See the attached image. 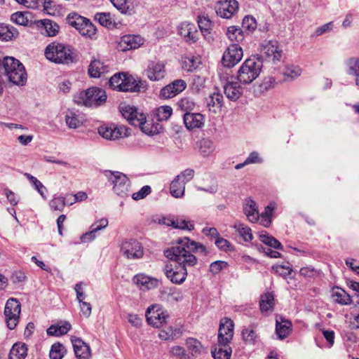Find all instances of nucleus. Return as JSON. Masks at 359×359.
<instances>
[{
	"label": "nucleus",
	"mask_w": 359,
	"mask_h": 359,
	"mask_svg": "<svg viewBox=\"0 0 359 359\" xmlns=\"http://www.w3.org/2000/svg\"><path fill=\"white\" fill-rule=\"evenodd\" d=\"M243 211L248 220L251 222H256L259 219V212L255 201L251 198L246 200L243 207Z\"/></svg>",
	"instance_id": "obj_32"
},
{
	"label": "nucleus",
	"mask_w": 359,
	"mask_h": 359,
	"mask_svg": "<svg viewBox=\"0 0 359 359\" xmlns=\"http://www.w3.org/2000/svg\"><path fill=\"white\" fill-rule=\"evenodd\" d=\"M274 305L275 299L272 292H266L261 295L259 307L262 313L272 312Z\"/></svg>",
	"instance_id": "obj_33"
},
{
	"label": "nucleus",
	"mask_w": 359,
	"mask_h": 359,
	"mask_svg": "<svg viewBox=\"0 0 359 359\" xmlns=\"http://www.w3.org/2000/svg\"><path fill=\"white\" fill-rule=\"evenodd\" d=\"M233 321L228 318L221 320L218 330V346H226L233 336Z\"/></svg>",
	"instance_id": "obj_13"
},
{
	"label": "nucleus",
	"mask_w": 359,
	"mask_h": 359,
	"mask_svg": "<svg viewBox=\"0 0 359 359\" xmlns=\"http://www.w3.org/2000/svg\"><path fill=\"white\" fill-rule=\"evenodd\" d=\"M302 74V69L298 66H289L285 70L278 74L279 76L283 79V82L293 81L299 77Z\"/></svg>",
	"instance_id": "obj_35"
},
{
	"label": "nucleus",
	"mask_w": 359,
	"mask_h": 359,
	"mask_svg": "<svg viewBox=\"0 0 359 359\" xmlns=\"http://www.w3.org/2000/svg\"><path fill=\"white\" fill-rule=\"evenodd\" d=\"M331 298L334 302L341 305H350L352 303L351 297L344 290L338 287L332 289Z\"/></svg>",
	"instance_id": "obj_29"
},
{
	"label": "nucleus",
	"mask_w": 359,
	"mask_h": 359,
	"mask_svg": "<svg viewBox=\"0 0 359 359\" xmlns=\"http://www.w3.org/2000/svg\"><path fill=\"white\" fill-rule=\"evenodd\" d=\"M65 121L69 128H77L83 124L82 120L72 111H68L67 112Z\"/></svg>",
	"instance_id": "obj_45"
},
{
	"label": "nucleus",
	"mask_w": 359,
	"mask_h": 359,
	"mask_svg": "<svg viewBox=\"0 0 359 359\" xmlns=\"http://www.w3.org/2000/svg\"><path fill=\"white\" fill-rule=\"evenodd\" d=\"M186 345L191 355L194 357L199 355L203 350L202 344L194 338L187 339L186 341Z\"/></svg>",
	"instance_id": "obj_43"
},
{
	"label": "nucleus",
	"mask_w": 359,
	"mask_h": 359,
	"mask_svg": "<svg viewBox=\"0 0 359 359\" xmlns=\"http://www.w3.org/2000/svg\"><path fill=\"white\" fill-rule=\"evenodd\" d=\"M169 315L158 305H152L146 311L147 321L155 327H161L167 323Z\"/></svg>",
	"instance_id": "obj_12"
},
{
	"label": "nucleus",
	"mask_w": 359,
	"mask_h": 359,
	"mask_svg": "<svg viewBox=\"0 0 359 359\" xmlns=\"http://www.w3.org/2000/svg\"><path fill=\"white\" fill-rule=\"evenodd\" d=\"M187 87L186 82L182 79H177L163 87L160 92V96L164 99L175 97Z\"/></svg>",
	"instance_id": "obj_19"
},
{
	"label": "nucleus",
	"mask_w": 359,
	"mask_h": 359,
	"mask_svg": "<svg viewBox=\"0 0 359 359\" xmlns=\"http://www.w3.org/2000/svg\"><path fill=\"white\" fill-rule=\"evenodd\" d=\"M109 86L112 89L122 92H139L142 82L137 81L131 75L120 72L115 74L109 79Z\"/></svg>",
	"instance_id": "obj_7"
},
{
	"label": "nucleus",
	"mask_w": 359,
	"mask_h": 359,
	"mask_svg": "<svg viewBox=\"0 0 359 359\" xmlns=\"http://www.w3.org/2000/svg\"><path fill=\"white\" fill-rule=\"evenodd\" d=\"M228 266L229 264L226 262L217 260L210 264L209 271L212 274H217Z\"/></svg>",
	"instance_id": "obj_60"
},
{
	"label": "nucleus",
	"mask_w": 359,
	"mask_h": 359,
	"mask_svg": "<svg viewBox=\"0 0 359 359\" xmlns=\"http://www.w3.org/2000/svg\"><path fill=\"white\" fill-rule=\"evenodd\" d=\"M199 63L200 62L198 61L197 57H187L183 60L182 67L187 72H193L198 67Z\"/></svg>",
	"instance_id": "obj_54"
},
{
	"label": "nucleus",
	"mask_w": 359,
	"mask_h": 359,
	"mask_svg": "<svg viewBox=\"0 0 359 359\" xmlns=\"http://www.w3.org/2000/svg\"><path fill=\"white\" fill-rule=\"evenodd\" d=\"M95 20L102 26L108 29L117 28L118 23L116 22L114 16L110 13H97L95 15Z\"/></svg>",
	"instance_id": "obj_31"
},
{
	"label": "nucleus",
	"mask_w": 359,
	"mask_h": 359,
	"mask_svg": "<svg viewBox=\"0 0 359 359\" xmlns=\"http://www.w3.org/2000/svg\"><path fill=\"white\" fill-rule=\"evenodd\" d=\"M107 95L105 90L98 87H91L74 95V102L79 105L97 107L106 102Z\"/></svg>",
	"instance_id": "obj_4"
},
{
	"label": "nucleus",
	"mask_w": 359,
	"mask_h": 359,
	"mask_svg": "<svg viewBox=\"0 0 359 359\" xmlns=\"http://www.w3.org/2000/svg\"><path fill=\"white\" fill-rule=\"evenodd\" d=\"M223 102V95L219 93H214L210 96L208 106L212 107V111L216 112L217 109H219L222 107Z\"/></svg>",
	"instance_id": "obj_50"
},
{
	"label": "nucleus",
	"mask_w": 359,
	"mask_h": 359,
	"mask_svg": "<svg viewBox=\"0 0 359 359\" xmlns=\"http://www.w3.org/2000/svg\"><path fill=\"white\" fill-rule=\"evenodd\" d=\"M260 241L264 244L267 245L271 248H273L277 250H283V246L276 238L273 236H269L267 233L259 234Z\"/></svg>",
	"instance_id": "obj_44"
},
{
	"label": "nucleus",
	"mask_w": 359,
	"mask_h": 359,
	"mask_svg": "<svg viewBox=\"0 0 359 359\" xmlns=\"http://www.w3.org/2000/svg\"><path fill=\"white\" fill-rule=\"evenodd\" d=\"M178 33L187 42L196 43L198 40V31L194 23L183 22L178 27Z\"/></svg>",
	"instance_id": "obj_21"
},
{
	"label": "nucleus",
	"mask_w": 359,
	"mask_h": 359,
	"mask_svg": "<svg viewBox=\"0 0 359 359\" xmlns=\"http://www.w3.org/2000/svg\"><path fill=\"white\" fill-rule=\"evenodd\" d=\"M185 183L180 180V177H175L170 186V194L175 198H181L185 191Z\"/></svg>",
	"instance_id": "obj_36"
},
{
	"label": "nucleus",
	"mask_w": 359,
	"mask_h": 359,
	"mask_svg": "<svg viewBox=\"0 0 359 359\" xmlns=\"http://www.w3.org/2000/svg\"><path fill=\"white\" fill-rule=\"evenodd\" d=\"M75 355L78 359H89L90 348L84 341L79 338L72 340Z\"/></svg>",
	"instance_id": "obj_24"
},
{
	"label": "nucleus",
	"mask_w": 359,
	"mask_h": 359,
	"mask_svg": "<svg viewBox=\"0 0 359 359\" xmlns=\"http://www.w3.org/2000/svg\"><path fill=\"white\" fill-rule=\"evenodd\" d=\"M108 225V220L105 218L100 219L90 226V231L81 236L82 243L92 241L95 238V233L106 228Z\"/></svg>",
	"instance_id": "obj_26"
},
{
	"label": "nucleus",
	"mask_w": 359,
	"mask_h": 359,
	"mask_svg": "<svg viewBox=\"0 0 359 359\" xmlns=\"http://www.w3.org/2000/svg\"><path fill=\"white\" fill-rule=\"evenodd\" d=\"M255 325H250L242 331V338L246 344L254 345L258 338L255 331Z\"/></svg>",
	"instance_id": "obj_39"
},
{
	"label": "nucleus",
	"mask_w": 359,
	"mask_h": 359,
	"mask_svg": "<svg viewBox=\"0 0 359 359\" xmlns=\"http://www.w3.org/2000/svg\"><path fill=\"white\" fill-rule=\"evenodd\" d=\"M11 20L20 25L27 26L29 24L27 15L22 12H16L12 14Z\"/></svg>",
	"instance_id": "obj_59"
},
{
	"label": "nucleus",
	"mask_w": 359,
	"mask_h": 359,
	"mask_svg": "<svg viewBox=\"0 0 359 359\" xmlns=\"http://www.w3.org/2000/svg\"><path fill=\"white\" fill-rule=\"evenodd\" d=\"M146 74L151 81H156L163 79L166 74L165 63L162 61L149 62Z\"/></svg>",
	"instance_id": "obj_18"
},
{
	"label": "nucleus",
	"mask_w": 359,
	"mask_h": 359,
	"mask_svg": "<svg viewBox=\"0 0 359 359\" xmlns=\"http://www.w3.org/2000/svg\"><path fill=\"white\" fill-rule=\"evenodd\" d=\"M110 1L122 13L131 15L134 13V8L128 4V0H110Z\"/></svg>",
	"instance_id": "obj_47"
},
{
	"label": "nucleus",
	"mask_w": 359,
	"mask_h": 359,
	"mask_svg": "<svg viewBox=\"0 0 359 359\" xmlns=\"http://www.w3.org/2000/svg\"><path fill=\"white\" fill-rule=\"evenodd\" d=\"M144 41L140 35H124L121 38L119 46L123 51H127L140 47L144 43Z\"/></svg>",
	"instance_id": "obj_22"
},
{
	"label": "nucleus",
	"mask_w": 359,
	"mask_h": 359,
	"mask_svg": "<svg viewBox=\"0 0 359 359\" xmlns=\"http://www.w3.org/2000/svg\"><path fill=\"white\" fill-rule=\"evenodd\" d=\"M224 93L228 99L236 101L243 93V89L238 82L228 81L224 86Z\"/></svg>",
	"instance_id": "obj_27"
},
{
	"label": "nucleus",
	"mask_w": 359,
	"mask_h": 359,
	"mask_svg": "<svg viewBox=\"0 0 359 359\" xmlns=\"http://www.w3.org/2000/svg\"><path fill=\"white\" fill-rule=\"evenodd\" d=\"M224 347V348L222 346L219 348L215 347L212 351V355L214 359H230L232 353L231 348Z\"/></svg>",
	"instance_id": "obj_49"
},
{
	"label": "nucleus",
	"mask_w": 359,
	"mask_h": 359,
	"mask_svg": "<svg viewBox=\"0 0 359 359\" xmlns=\"http://www.w3.org/2000/svg\"><path fill=\"white\" fill-rule=\"evenodd\" d=\"M170 226L175 229H186L191 231L194 229V225L189 220L184 219H176L175 220L170 221ZM170 225V224H168Z\"/></svg>",
	"instance_id": "obj_53"
},
{
	"label": "nucleus",
	"mask_w": 359,
	"mask_h": 359,
	"mask_svg": "<svg viewBox=\"0 0 359 359\" xmlns=\"http://www.w3.org/2000/svg\"><path fill=\"white\" fill-rule=\"evenodd\" d=\"M272 269L275 270L276 273L283 277H287V276L290 275L292 271V269L289 264L273 266Z\"/></svg>",
	"instance_id": "obj_61"
},
{
	"label": "nucleus",
	"mask_w": 359,
	"mask_h": 359,
	"mask_svg": "<svg viewBox=\"0 0 359 359\" xmlns=\"http://www.w3.org/2000/svg\"><path fill=\"white\" fill-rule=\"evenodd\" d=\"M104 175L113 186V191L121 197L128 196L130 187L129 178L118 171L104 170Z\"/></svg>",
	"instance_id": "obj_8"
},
{
	"label": "nucleus",
	"mask_w": 359,
	"mask_h": 359,
	"mask_svg": "<svg viewBox=\"0 0 359 359\" xmlns=\"http://www.w3.org/2000/svg\"><path fill=\"white\" fill-rule=\"evenodd\" d=\"M49 205L52 210L62 211L66 205L65 199L63 197H55L50 200Z\"/></svg>",
	"instance_id": "obj_57"
},
{
	"label": "nucleus",
	"mask_w": 359,
	"mask_h": 359,
	"mask_svg": "<svg viewBox=\"0 0 359 359\" xmlns=\"http://www.w3.org/2000/svg\"><path fill=\"white\" fill-rule=\"evenodd\" d=\"M46 57L55 63L69 65L76 61V54L70 46L59 42L48 44L45 49Z\"/></svg>",
	"instance_id": "obj_3"
},
{
	"label": "nucleus",
	"mask_w": 359,
	"mask_h": 359,
	"mask_svg": "<svg viewBox=\"0 0 359 359\" xmlns=\"http://www.w3.org/2000/svg\"><path fill=\"white\" fill-rule=\"evenodd\" d=\"M199 151L203 156H209L213 151L212 142L209 139H202L198 142Z\"/></svg>",
	"instance_id": "obj_51"
},
{
	"label": "nucleus",
	"mask_w": 359,
	"mask_h": 359,
	"mask_svg": "<svg viewBox=\"0 0 359 359\" xmlns=\"http://www.w3.org/2000/svg\"><path fill=\"white\" fill-rule=\"evenodd\" d=\"M71 329V325L65 322L62 325H51L47 329V334L50 336L60 337L67 334Z\"/></svg>",
	"instance_id": "obj_42"
},
{
	"label": "nucleus",
	"mask_w": 359,
	"mask_h": 359,
	"mask_svg": "<svg viewBox=\"0 0 359 359\" xmlns=\"http://www.w3.org/2000/svg\"><path fill=\"white\" fill-rule=\"evenodd\" d=\"M172 113V109L170 106H162L158 108L156 116L158 121H166L168 120Z\"/></svg>",
	"instance_id": "obj_56"
},
{
	"label": "nucleus",
	"mask_w": 359,
	"mask_h": 359,
	"mask_svg": "<svg viewBox=\"0 0 359 359\" xmlns=\"http://www.w3.org/2000/svg\"><path fill=\"white\" fill-rule=\"evenodd\" d=\"M66 20L69 26L75 28L83 36L90 39H97V28L88 18L76 13H70Z\"/></svg>",
	"instance_id": "obj_6"
},
{
	"label": "nucleus",
	"mask_w": 359,
	"mask_h": 359,
	"mask_svg": "<svg viewBox=\"0 0 359 359\" xmlns=\"http://www.w3.org/2000/svg\"><path fill=\"white\" fill-rule=\"evenodd\" d=\"M346 65L349 74L353 75L359 72V58L351 57L348 60Z\"/></svg>",
	"instance_id": "obj_63"
},
{
	"label": "nucleus",
	"mask_w": 359,
	"mask_h": 359,
	"mask_svg": "<svg viewBox=\"0 0 359 359\" xmlns=\"http://www.w3.org/2000/svg\"><path fill=\"white\" fill-rule=\"evenodd\" d=\"M238 9V3L236 0H222L216 6L217 15L223 18H231Z\"/></svg>",
	"instance_id": "obj_17"
},
{
	"label": "nucleus",
	"mask_w": 359,
	"mask_h": 359,
	"mask_svg": "<svg viewBox=\"0 0 359 359\" xmlns=\"http://www.w3.org/2000/svg\"><path fill=\"white\" fill-rule=\"evenodd\" d=\"M243 55L242 48L237 43H232L223 54L222 65L226 67H233L241 60Z\"/></svg>",
	"instance_id": "obj_14"
},
{
	"label": "nucleus",
	"mask_w": 359,
	"mask_h": 359,
	"mask_svg": "<svg viewBox=\"0 0 359 359\" xmlns=\"http://www.w3.org/2000/svg\"><path fill=\"white\" fill-rule=\"evenodd\" d=\"M262 67V61L259 57L248 58L240 67L237 79L243 84H250L259 76Z\"/></svg>",
	"instance_id": "obj_5"
},
{
	"label": "nucleus",
	"mask_w": 359,
	"mask_h": 359,
	"mask_svg": "<svg viewBox=\"0 0 359 359\" xmlns=\"http://www.w3.org/2000/svg\"><path fill=\"white\" fill-rule=\"evenodd\" d=\"M104 72V66L99 60L91 61L88 67V74L90 77L99 78Z\"/></svg>",
	"instance_id": "obj_41"
},
{
	"label": "nucleus",
	"mask_w": 359,
	"mask_h": 359,
	"mask_svg": "<svg viewBox=\"0 0 359 359\" xmlns=\"http://www.w3.org/2000/svg\"><path fill=\"white\" fill-rule=\"evenodd\" d=\"M226 35L232 42L239 43L244 39L243 31L236 26L228 27Z\"/></svg>",
	"instance_id": "obj_46"
},
{
	"label": "nucleus",
	"mask_w": 359,
	"mask_h": 359,
	"mask_svg": "<svg viewBox=\"0 0 359 359\" xmlns=\"http://www.w3.org/2000/svg\"><path fill=\"white\" fill-rule=\"evenodd\" d=\"M233 227L244 241L249 242L252 240L253 236L252 230L246 224L241 222H236Z\"/></svg>",
	"instance_id": "obj_37"
},
{
	"label": "nucleus",
	"mask_w": 359,
	"mask_h": 359,
	"mask_svg": "<svg viewBox=\"0 0 359 359\" xmlns=\"http://www.w3.org/2000/svg\"><path fill=\"white\" fill-rule=\"evenodd\" d=\"M121 251L128 259H140L144 255L142 244L135 239L123 241L121 245Z\"/></svg>",
	"instance_id": "obj_16"
},
{
	"label": "nucleus",
	"mask_w": 359,
	"mask_h": 359,
	"mask_svg": "<svg viewBox=\"0 0 359 359\" xmlns=\"http://www.w3.org/2000/svg\"><path fill=\"white\" fill-rule=\"evenodd\" d=\"M27 355V346L23 342L14 344L10 350L9 359H25Z\"/></svg>",
	"instance_id": "obj_34"
},
{
	"label": "nucleus",
	"mask_w": 359,
	"mask_h": 359,
	"mask_svg": "<svg viewBox=\"0 0 359 359\" xmlns=\"http://www.w3.org/2000/svg\"><path fill=\"white\" fill-rule=\"evenodd\" d=\"M65 353V346L60 343H55L51 346L49 357L50 359H62Z\"/></svg>",
	"instance_id": "obj_48"
},
{
	"label": "nucleus",
	"mask_w": 359,
	"mask_h": 359,
	"mask_svg": "<svg viewBox=\"0 0 359 359\" xmlns=\"http://www.w3.org/2000/svg\"><path fill=\"white\" fill-rule=\"evenodd\" d=\"M198 25L204 37L208 39H211L212 36L210 34L212 28V22L209 18L205 15L198 16Z\"/></svg>",
	"instance_id": "obj_38"
},
{
	"label": "nucleus",
	"mask_w": 359,
	"mask_h": 359,
	"mask_svg": "<svg viewBox=\"0 0 359 359\" xmlns=\"http://www.w3.org/2000/svg\"><path fill=\"white\" fill-rule=\"evenodd\" d=\"M15 29L3 23H0V41H8L14 37Z\"/></svg>",
	"instance_id": "obj_52"
},
{
	"label": "nucleus",
	"mask_w": 359,
	"mask_h": 359,
	"mask_svg": "<svg viewBox=\"0 0 359 359\" xmlns=\"http://www.w3.org/2000/svg\"><path fill=\"white\" fill-rule=\"evenodd\" d=\"M128 128L123 125L104 124L98 128V133L104 139L115 140L128 136Z\"/></svg>",
	"instance_id": "obj_11"
},
{
	"label": "nucleus",
	"mask_w": 359,
	"mask_h": 359,
	"mask_svg": "<svg viewBox=\"0 0 359 359\" xmlns=\"http://www.w3.org/2000/svg\"><path fill=\"white\" fill-rule=\"evenodd\" d=\"M170 353L172 355L175 356L179 359L188 358L185 349L180 346H172L170 350Z\"/></svg>",
	"instance_id": "obj_64"
},
{
	"label": "nucleus",
	"mask_w": 359,
	"mask_h": 359,
	"mask_svg": "<svg viewBox=\"0 0 359 359\" xmlns=\"http://www.w3.org/2000/svg\"><path fill=\"white\" fill-rule=\"evenodd\" d=\"M151 192V189L149 186L145 185L142 187L137 192L133 194L132 198L135 201H138L144 198Z\"/></svg>",
	"instance_id": "obj_62"
},
{
	"label": "nucleus",
	"mask_w": 359,
	"mask_h": 359,
	"mask_svg": "<svg viewBox=\"0 0 359 359\" xmlns=\"http://www.w3.org/2000/svg\"><path fill=\"white\" fill-rule=\"evenodd\" d=\"M21 313V304L15 298L8 299L5 304L4 314L8 328L14 330L19 323Z\"/></svg>",
	"instance_id": "obj_10"
},
{
	"label": "nucleus",
	"mask_w": 359,
	"mask_h": 359,
	"mask_svg": "<svg viewBox=\"0 0 359 359\" xmlns=\"http://www.w3.org/2000/svg\"><path fill=\"white\" fill-rule=\"evenodd\" d=\"M25 176L29 180V181L34 186L35 189L38 191V192L41 194V196L45 198L43 189H46L43 184L37 180L36 177L32 176L29 173H25Z\"/></svg>",
	"instance_id": "obj_58"
},
{
	"label": "nucleus",
	"mask_w": 359,
	"mask_h": 359,
	"mask_svg": "<svg viewBox=\"0 0 359 359\" xmlns=\"http://www.w3.org/2000/svg\"><path fill=\"white\" fill-rule=\"evenodd\" d=\"M136 109L137 108L134 107L127 105L121 107V112L122 116L128 121L130 124L134 126H138L144 133L151 135L152 132L147 128L145 115H140V118L139 119L132 118L133 114L136 113Z\"/></svg>",
	"instance_id": "obj_15"
},
{
	"label": "nucleus",
	"mask_w": 359,
	"mask_h": 359,
	"mask_svg": "<svg viewBox=\"0 0 359 359\" xmlns=\"http://www.w3.org/2000/svg\"><path fill=\"white\" fill-rule=\"evenodd\" d=\"M292 324L289 320H286L282 317L276 318V333L279 339L287 338L292 331Z\"/></svg>",
	"instance_id": "obj_25"
},
{
	"label": "nucleus",
	"mask_w": 359,
	"mask_h": 359,
	"mask_svg": "<svg viewBox=\"0 0 359 359\" xmlns=\"http://www.w3.org/2000/svg\"><path fill=\"white\" fill-rule=\"evenodd\" d=\"M256 57H259L262 62L266 60L276 64L282 59L283 50L277 41H264L261 45L259 55Z\"/></svg>",
	"instance_id": "obj_9"
},
{
	"label": "nucleus",
	"mask_w": 359,
	"mask_h": 359,
	"mask_svg": "<svg viewBox=\"0 0 359 359\" xmlns=\"http://www.w3.org/2000/svg\"><path fill=\"white\" fill-rule=\"evenodd\" d=\"M134 283L142 290H149L157 288L160 280L156 278L147 276L144 273H138L133 279Z\"/></svg>",
	"instance_id": "obj_20"
},
{
	"label": "nucleus",
	"mask_w": 359,
	"mask_h": 359,
	"mask_svg": "<svg viewBox=\"0 0 359 359\" xmlns=\"http://www.w3.org/2000/svg\"><path fill=\"white\" fill-rule=\"evenodd\" d=\"M0 74L18 86H23L27 82V75L24 65L13 57H4L0 60Z\"/></svg>",
	"instance_id": "obj_2"
},
{
	"label": "nucleus",
	"mask_w": 359,
	"mask_h": 359,
	"mask_svg": "<svg viewBox=\"0 0 359 359\" xmlns=\"http://www.w3.org/2000/svg\"><path fill=\"white\" fill-rule=\"evenodd\" d=\"M215 245L224 252H232L234 250L233 245L226 239L218 237L215 242Z\"/></svg>",
	"instance_id": "obj_55"
},
{
	"label": "nucleus",
	"mask_w": 359,
	"mask_h": 359,
	"mask_svg": "<svg viewBox=\"0 0 359 359\" xmlns=\"http://www.w3.org/2000/svg\"><path fill=\"white\" fill-rule=\"evenodd\" d=\"M183 120L188 129L198 128L203 125V116L199 113H185Z\"/></svg>",
	"instance_id": "obj_28"
},
{
	"label": "nucleus",
	"mask_w": 359,
	"mask_h": 359,
	"mask_svg": "<svg viewBox=\"0 0 359 359\" xmlns=\"http://www.w3.org/2000/svg\"><path fill=\"white\" fill-rule=\"evenodd\" d=\"M283 83V79L277 74L276 76H268L264 78L259 87L262 91H267L274 88L278 84Z\"/></svg>",
	"instance_id": "obj_40"
},
{
	"label": "nucleus",
	"mask_w": 359,
	"mask_h": 359,
	"mask_svg": "<svg viewBox=\"0 0 359 359\" xmlns=\"http://www.w3.org/2000/svg\"><path fill=\"white\" fill-rule=\"evenodd\" d=\"M177 243L180 244L178 247H183L185 250L187 248L189 252L192 251L195 253H201L204 255L208 254V250L205 246L200 243L190 240L188 237L179 238Z\"/></svg>",
	"instance_id": "obj_23"
},
{
	"label": "nucleus",
	"mask_w": 359,
	"mask_h": 359,
	"mask_svg": "<svg viewBox=\"0 0 359 359\" xmlns=\"http://www.w3.org/2000/svg\"><path fill=\"white\" fill-rule=\"evenodd\" d=\"M165 256L176 262L178 265L170 268L167 265L165 268L166 276L175 284H182L187 276V266H194L197 262L195 255L185 250L183 247H172L164 252Z\"/></svg>",
	"instance_id": "obj_1"
},
{
	"label": "nucleus",
	"mask_w": 359,
	"mask_h": 359,
	"mask_svg": "<svg viewBox=\"0 0 359 359\" xmlns=\"http://www.w3.org/2000/svg\"><path fill=\"white\" fill-rule=\"evenodd\" d=\"M39 28L43 29L48 36H56L60 30V26L57 22L50 19H43L36 22Z\"/></svg>",
	"instance_id": "obj_30"
}]
</instances>
